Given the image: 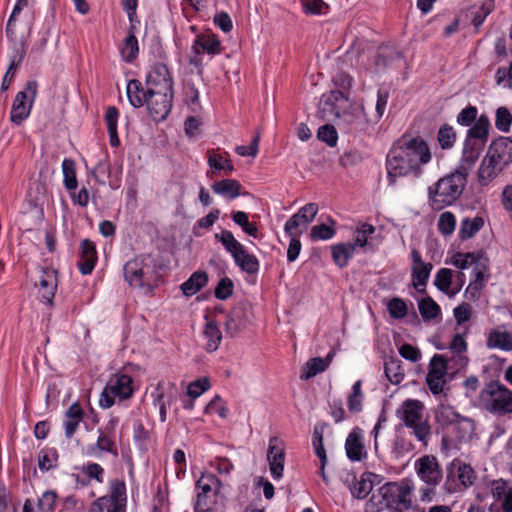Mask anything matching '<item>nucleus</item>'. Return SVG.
<instances>
[{"label": "nucleus", "instance_id": "19", "mask_svg": "<svg viewBox=\"0 0 512 512\" xmlns=\"http://www.w3.org/2000/svg\"><path fill=\"white\" fill-rule=\"evenodd\" d=\"M117 424L116 419H112L109 421L107 426L104 429L99 430V435L96 443L87 445L86 454L89 456L97 457L102 452H108L117 455V446L113 440L112 433Z\"/></svg>", "mask_w": 512, "mask_h": 512}, {"label": "nucleus", "instance_id": "16", "mask_svg": "<svg viewBox=\"0 0 512 512\" xmlns=\"http://www.w3.org/2000/svg\"><path fill=\"white\" fill-rule=\"evenodd\" d=\"M409 158L413 161L416 177L422 173V167L429 163L432 154L428 144L421 138H411L401 142Z\"/></svg>", "mask_w": 512, "mask_h": 512}, {"label": "nucleus", "instance_id": "58", "mask_svg": "<svg viewBox=\"0 0 512 512\" xmlns=\"http://www.w3.org/2000/svg\"><path fill=\"white\" fill-rule=\"evenodd\" d=\"M487 270V259L482 257V260L474 266L473 272L475 280L470 286H473L476 290L481 289L485 285L486 278L488 277Z\"/></svg>", "mask_w": 512, "mask_h": 512}, {"label": "nucleus", "instance_id": "18", "mask_svg": "<svg viewBox=\"0 0 512 512\" xmlns=\"http://www.w3.org/2000/svg\"><path fill=\"white\" fill-rule=\"evenodd\" d=\"M493 503L490 512H512V486L504 479L491 482Z\"/></svg>", "mask_w": 512, "mask_h": 512}, {"label": "nucleus", "instance_id": "62", "mask_svg": "<svg viewBox=\"0 0 512 512\" xmlns=\"http://www.w3.org/2000/svg\"><path fill=\"white\" fill-rule=\"evenodd\" d=\"M387 309L392 318L401 319L407 315V305L400 298H393L387 304Z\"/></svg>", "mask_w": 512, "mask_h": 512}, {"label": "nucleus", "instance_id": "48", "mask_svg": "<svg viewBox=\"0 0 512 512\" xmlns=\"http://www.w3.org/2000/svg\"><path fill=\"white\" fill-rule=\"evenodd\" d=\"M385 374L392 384H399L405 377L404 369L401 361L398 359H390L385 363Z\"/></svg>", "mask_w": 512, "mask_h": 512}, {"label": "nucleus", "instance_id": "49", "mask_svg": "<svg viewBox=\"0 0 512 512\" xmlns=\"http://www.w3.org/2000/svg\"><path fill=\"white\" fill-rule=\"evenodd\" d=\"M437 228L443 236H451L456 228V217L450 211L442 212L437 221Z\"/></svg>", "mask_w": 512, "mask_h": 512}, {"label": "nucleus", "instance_id": "32", "mask_svg": "<svg viewBox=\"0 0 512 512\" xmlns=\"http://www.w3.org/2000/svg\"><path fill=\"white\" fill-rule=\"evenodd\" d=\"M485 225V220L482 216L476 215L475 217H465L460 222L458 237L461 241H466L473 238Z\"/></svg>", "mask_w": 512, "mask_h": 512}, {"label": "nucleus", "instance_id": "17", "mask_svg": "<svg viewBox=\"0 0 512 512\" xmlns=\"http://www.w3.org/2000/svg\"><path fill=\"white\" fill-rule=\"evenodd\" d=\"M173 91H161L147 94V109L155 121L166 119L172 108Z\"/></svg>", "mask_w": 512, "mask_h": 512}, {"label": "nucleus", "instance_id": "51", "mask_svg": "<svg viewBox=\"0 0 512 512\" xmlns=\"http://www.w3.org/2000/svg\"><path fill=\"white\" fill-rule=\"evenodd\" d=\"M62 171L64 176V186L67 190H75L77 188V177L75 162L72 159H64L62 162Z\"/></svg>", "mask_w": 512, "mask_h": 512}, {"label": "nucleus", "instance_id": "56", "mask_svg": "<svg viewBox=\"0 0 512 512\" xmlns=\"http://www.w3.org/2000/svg\"><path fill=\"white\" fill-rule=\"evenodd\" d=\"M437 139L442 149H449L456 141V132L452 126L444 125L439 129Z\"/></svg>", "mask_w": 512, "mask_h": 512}, {"label": "nucleus", "instance_id": "25", "mask_svg": "<svg viewBox=\"0 0 512 512\" xmlns=\"http://www.w3.org/2000/svg\"><path fill=\"white\" fill-rule=\"evenodd\" d=\"M485 146L486 144L475 142V140L471 141L465 139L462 158L457 168L468 175L479 159Z\"/></svg>", "mask_w": 512, "mask_h": 512}, {"label": "nucleus", "instance_id": "20", "mask_svg": "<svg viewBox=\"0 0 512 512\" xmlns=\"http://www.w3.org/2000/svg\"><path fill=\"white\" fill-rule=\"evenodd\" d=\"M146 87L149 93L173 91V82L166 65L157 63L152 66L146 77Z\"/></svg>", "mask_w": 512, "mask_h": 512}, {"label": "nucleus", "instance_id": "21", "mask_svg": "<svg viewBox=\"0 0 512 512\" xmlns=\"http://www.w3.org/2000/svg\"><path fill=\"white\" fill-rule=\"evenodd\" d=\"M192 51L194 52L195 57H193L190 62L192 64L199 65L200 59L198 56L202 51L212 55L219 54L222 51V45L215 34L205 32L196 37L192 45Z\"/></svg>", "mask_w": 512, "mask_h": 512}, {"label": "nucleus", "instance_id": "30", "mask_svg": "<svg viewBox=\"0 0 512 512\" xmlns=\"http://www.w3.org/2000/svg\"><path fill=\"white\" fill-rule=\"evenodd\" d=\"M488 153L504 166L508 165L512 162V140L508 137H499L493 141Z\"/></svg>", "mask_w": 512, "mask_h": 512}, {"label": "nucleus", "instance_id": "53", "mask_svg": "<svg viewBox=\"0 0 512 512\" xmlns=\"http://www.w3.org/2000/svg\"><path fill=\"white\" fill-rule=\"evenodd\" d=\"M375 232V227L368 223H359L354 231L355 247H365L368 244V238Z\"/></svg>", "mask_w": 512, "mask_h": 512}, {"label": "nucleus", "instance_id": "31", "mask_svg": "<svg viewBox=\"0 0 512 512\" xmlns=\"http://www.w3.org/2000/svg\"><path fill=\"white\" fill-rule=\"evenodd\" d=\"M97 261L96 248L93 242L83 240L81 244V257L79 261V270L83 275H88L92 272Z\"/></svg>", "mask_w": 512, "mask_h": 512}, {"label": "nucleus", "instance_id": "8", "mask_svg": "<svg viewBox=\"0 0 512 512\" xmlns=\"http://www.w3.org/2000/svg\"><path fill=\"white\" fill-rule=\"evenodd\" d=\"M413 161L409 158L401 142L395 144L389 151L386 160V168L390 185H394L397 177L413 174L416 170Z\"/></svg>", "mask_w": 512, "mask_h": 512}, {"label": "nucleus", "instance_id": "4", "mask_svg": "<svg viewBox=\"0 0 512 512\" xmlns=\"http://www.w3.org/2000/svg\"><path fill=\"white\" fill-rule=\"evenodd\" d=\"M425 406L416 399H407L397 409L398 418L412 430L414 436L425 445L430 437V425L424 417Z\"/></svg>", "mask_w": 512, "mask_h": 512}, {"label": "nucleus", "instance_id": "10", "mask_svg": "<svg viewBox=\"0 0 512 512\" xmlns=\"http://www.w3.org/2000/svg\"><path fill=\"white\" fill-rule=\"evenodd\" d=\"M350 107V100L341 91H331L323 95L319 102V115L323 120L336 121L343 110Z\"/></svg>", "mask_w": 512, "mask_h": 512}, {"label": "nucleus", "instance_id": "50", "mask_svg": "<svg viewBox=\"0 0 512 512\" xmlns=\"http://www.w3.org/2000/svg\"><path fill=\"white\" fill-rule=\"evenodd\" d=\"M361 108L350 102V107L343 110L336 122L338 125H345L347 127L354 126L358 123L361 118Z\"/></svg>", "mask_w": 512, "mask_h": 512}, {"label": "nucleus", "instance_id": "3", "mask_svg": "<svg viewBox=\"0 0 512 512\" xmlns=\"http://www.w3.org/2000/svg\"><path fill=\"white\" fill-rule=\"evenodd\" d=\"M478 406L497 416L512 414V390L498 381H490L481 389Z\"/></svg>", "mask_w": 512, "mask_h": 512}, {"label": "nucleus", "instance_id": "15", "mask_svg": "<svg viewBox=\"0 0 512 512\" xmlns=\"http://www.w3.org/2000/svg\"><path fill=\"white\" fill-rule=\"evenodd\" d=\"M447 363L442 355H434L429 363L426 384L433 395L443 393L446 384Z\"/></svg>", "mask_w": 512, "mask_h": 512}, {"label": "nucleus", "instance_id": "23", "mask_svg": "<svg viewBox=\"0 0 512 512\" xmlns=\"http://www.w3.org/2000/svg\"><path fill=\"white\" fill-rule=\"evenodd\" d=\"M38 293L42 301L52 304L57 290V272L52 268L41 270L39 280L36 282Z\"/></svg>", "mask_w": 512, "mask_h": 512}, {"label": "nucleus", "instance_id": "29", "mask_svg": "<svg viewBox=\"0 0 512 512\" xmlns=\"http://www.w3.org/2000/svg\"><path fill=\"white\" fill-rule=\"evenodd\" d=\"M203 338L205 340L204 348L208 352L216 351L222 340V333L218 324L209 316H205Z\"/></svg>", "mask_w": 512, "mask_h": 512}, {"label": "nucleus", "instance_id": "34", "mask_svg": "<svg viewBox=\"0 0 512 512\" xmlns=\"http://www.w3.org/2000/svg\"><path fill=\"white\" fill-rule=\"evenodd\" d=\"M453 272L448 268H441L435 275L434 285L449 297L455 296L461 289L462 284L457 288H452Z\"/></svg>", "mask_w": 512, "mask_h": 512}, {"label": "nucleus", "instance_id": "55", "mask_svg": "<svg viewBox=\"0 0 512 512\" xmlns=\"http://www.w3.org/2000/svg\"><path fill=\"white\" fill-rule=\"evenodd\" d=\"M451 350L459 357L460 367H465L468 363L467 357L462 354L467 350V342L463 334H456L450 344Z\"/></svg>", "mask_w": 512, "mask_h": 512}, {"label": "nucleus", "instance_id": "39", "mask_svg": "<svg viewBox=\"0 0 512 512\" xmlns=\"http://www.w3.org/2000/svg\"><path fill=\"white\" fill-rule=\"evenodd\" d=\"M487 347L506 351L512 350V334L499 329L491 331L487 338Z\"/></svg>", "mask_w": 512, "mask_h": 512}, {"label": "nucleus", "instance_id": "14", "mask_svg": "<svg viewBox=\"0 0 512 512\" xmlns=\"http://www.w3.org/2000/svg\"><path fill=\"white\" fill-rule=\"evenodd\" d=\"M318 213V205L308 203L288 219L285 223L284 231L288 236H300L306 231L308 225L314 220Z\"/></svg>", "mask_w": 512, "mask_h": 512}, {"label": "nucleus", "instance_id": "35", "mask_svg": "<svg viewBox=\"0 0 512 512\" xmlns=\"http://www.w3.org/2000/svg\"><path fill=\"white\" fill-rule=\"evenodd\" d=\"M374 478H376L375 474L364 473L359 479H355L353 484L350 486L352 495L357 499H364L367 497L374 487Z\"/></svg>", "mask_w": 512, "mask_h": 512}, {"label": "nucleus", "instance_id": "1", "mask_svg": "<svg viewBox=\"0 0 512 512\" xmlns=\"http://www.w3.org/2000/svg\"><path fill=\"white\" fill-rule=\"evenodd\" d=\"M468 175L456 168L428 187V204L432 210L440 211L456 203L467 184Z\"/></svg>", "mask_w": 512, "mask_h": 512}, {"label": "nucleus", "instance_id": "45", "mask_svg": "<svg viewBox=\"0 0 512 512\" xmlns=\"http://www.w3.org/2000/svg\"><path fill=\"white\" fill-rule=\"evenodd\" d=\"M198 492L218 494L221 489L219 479L212 473H202L201 477L196 483Z\"/></svg>", "mask_w": 512, "mask_h": 512}, {"label": "nucleus", "instance_id": "37", "mask_svg": "<svg viewBox=\"0 0 512 512\" xmlns=\"http://www.w3.org/2000/svg\"><path fill=\"white\" fill-rule=\"evenodd\" d=\"M355 244L340 243L331 247L332 258L335 264L341 268L348 265L349 260L355 253Z\"/></svg>", "mask_w": 512, "mask_h": 512}, {"label": "nucleus", "instance_id": "36", "mask_svg": "<svg viewBox=\"0 0 512 512\" xmlns=\"http://www.w3.org/2000/svg\"><path fill=\"white\" fill-rule=\"evenodd\" d=\"M83 419V410L79 403H73L65 413L64 429L65 435L70 438L77 430Z\"/></svg>", "mask_w": 512, "mask_h": 512}, {"label": "nucleus", "instance_id": "47", "mask_svg": "<svg viewBox=\"0 0 512 512\" xmlns=\"http://www.w3.org/2000/svg\"><path fill=\"white\" fill-rule=\"evenodd\" d=\"M120 52L122 59L126 62H131L137 57L139 52L138 40L132 30L129 31Z\"/></svg>", "mask_w": 512, "mask_h": 512}, {"label": "nucleus", "instance_id": "38", "mask_svg": "<svg viewBox=\"0 0 512 512\" xmlns=\"http://www.w3.org/2000/svg\"><path fill=\"white\" fill-rule=\"evenodd\" d=\"M389 491L395 494L397 501L404 508H410L412 504L411 495L413 486L409 481H401L399 483H389Z\"/></svg>", "mask_w": 512, "mask_h": 512}, {"label": "nucleus", "instance_id": "52", "mask_svg": "<svg viewBox=\"0 0 512 512\" xmlns=\"http://www.w3.org/2000/svg\"><path fill=\"white\" fill-rule=\"evenodd\" d=\"M24 54V50L16 51V54L11 57L10 65L3 77L1 85L2 90H7L9 88L16 74L17 68L20 65L22 59L24 58Z\"/></svg>", "mask_w": 512, "mask_h": 512}, {"label": "nucleus", "instance_id": "44", "mask_svg": "<svg viewBox=\"0 0 512 512\" xmlns=\"http://www.w3.org/2000/svg\"><path fill=\"white\" fill-rule=\"evenodd\" d=\"M364 401V393L362 390V381L357 380L353 386L351 393L347 397V407L351 413H359L362 411Z\"/></svg>", "mask_w": 512, "mask_h": 512}, {"label": "nucleus", "instance_id": "6", "mask_svg": "<svg viewBox=\"0 0 512 512\" xmlns=\"http://www.w3.org/2000/svg\"><path fill=\"white\" fill-rule=\"evenodd\" d=\"M215 238L222 243L225 250L229 252L234 259L235 264L248 274H255L259 270V261L253 255L248 253L244 246L234 237L231 231L224 230L215 235Z\"/></svg>", "mask_w": 512, "mask_h": 512}, {"label": "nucleus", "instance_id": "59", "mask_svg": "<svg viewBox=\"0 0 512 512\" xmlns=\"http://www.w3.org/2000/svg\"><path fill=\"white\" fill-rule=\"evenodd\" d=\"M208 165L215 170H224L227 175L231 174L234 167L228 158L222 155L210 153L208 157Z\"/></svg>", "mask_w": 512, "mask_h": 512}, {"label": "nucleus", "instance_id": "41", "mask_svg": "<svg viewBox=\"0 0 512 512\" xmlns=\"http://www.w3.org/2000/svg\"><path fill=\"white\" fill-rule=\"evenodd\" d=\"M148 88L144 91L140 81L133 79L127 84V96L134 107H141L147 101Z\"/></svg>", "mask_w": 512, "mask_h": 512}, {"label": "nucleus", "instance_id": "11", "mask_svg": "<svg viewBox=\"0 0 512 512\" xmlns=\"http://www.w3.org/2000/svg\"><path fill=\"white\" fill-rule=\"evenodd\" d=\"M414 469L421 481L428 486H438L442 480V469L433 455H423L414 463Z\"/></svg>", "mask_w": 512, "mask_h": 512}, {"label": "nucleus", "instance_id": "64", "mask_svg": "<svg viewBox=\"0 0 512 512\" xmlns=\"http://www.w3.org/2000/svg\"><path fill=\"white\" fill-rule=\"evenodd\" d=\"M57 501V494L54 491H46L38 500L39 512H52Z\"/></svg>", "mask_w": 512, "mask_h": 512}, {"label": "nucleus", "instance_id": "54", "mask_svg": "<svg viewBox=\"0 0 512 512\" xmlns=\"http://www.w3.org/2000/svg\"><path fill=\"white\" fill-rule=\"evenodd\" d=\"M331 226L326 224L315 225L311 228L310 237L314 241L318 240H329L334 237L336 230L334 228L335 221L333 219H329Z\"/></svg>", "mask_w": 512, "mask_h": 512}, {"label": "nucleus", "instance_id": "61", "mask_svg": "<svg viewBox=\"0 0 512 512\" xmlns=\"http://www.w3.org/2000/svg\"><path fill=\"white\" fill-rule=\"evenodd\" d=\"M211 387L210 380L207 377L199 378L191 382L187 387V394L192 399L201 396L205 391Z\"/></svg>", "mask_w": 512, "mask_h": 512}, {"label": "nucleus", "instance_id": "2", "mask_svg": "<svg viewBox=\"0 0 512 512\" xmlns=\"http://www.w3.org/2000/svg\"><path fill=\"white\" fill-rule=\"evenodd\" d=\"M124 277L130 286L145 295L151 294L160 281L157 264L149 255L128 261L124 266Z\"/></svg>", "mask_w": 512, "mask_h": 512}, {"label": "nucleus", "instance_id": "33", "mask_svg": "<svg viewBox=\"0 0 512 512\" xmlns=\"http://www.w3.org/2000/svg\"><path fill=\"white\" fill-rule=\"evenodd\" d=\"M489 129L490 121L488 117L486 115H481L468 130L466 139L486 144L488 141Z\"/></svg>", "mask_w": 512, "mask_h": 512}, {"label": "nucleus", "instance_id": "24", "mask_svg": "<svg viewBox=\"0 0 512 512\" xmlns=\"http://www.w3.org/2000/svg\"><path fill=\"white\" fill-rule=\"evenodd\" d=\"M345 450L347 457L351 461H361L367 455L364 445L363 431L359 427H355L348 434L345 441Z\"/></svg>", "mask_w": 512, "mask_h": 512}, {"label": "nucleus", "instance_id": "60", "mask_svg": "<svg viewBox=\"0 0 512 512\" xmlns=\"http://www.w3.org/2000/svg\"><path fill=\"white\" fill-rule=\"evenodd\" d=\"M512 124V115L506 107H499L496 110L495 126L502 132H508Z\"/></svg>", "mask_w": 512, "mask_h": 512}, {"label": "nucleus", "instance_id": "43", "mask_svg": "<svg viewBox=\"0 0 512 512\" xmlns=\"http://www.w3.org/2000/svg\"><path fill=\"white\" fill-rule=\"evenodd\" d=\"M212 189L216 194L229 198H236L240 194L241 185L235 179H225L215 182L212 185Z\"/></svg>", "mask_w": 512, "mask_h": 512}, {"label": "nucleus", "instance_id": "5", "mask_svg": "<svg viewBox=\"0 0 512 512\" xmlns=\"http://www.w3.org/2000/svg\"><path fill=\"white\" fill-rule=\"evenodd\" d=\"M134 392V382L130 375L117 372L109 378L99 398V406L103 409L112 407L115 399H129Z\"/></svg>", "mask_w": 512, "mask_h": 512}, {"label": "nucleus", "instance_id": "26", "mask_svg": "<svg viewBox=\"0 0 512 512\" xmlns=\"http://www.w3.org/2000/svg\"><path fill=\"white\" fill-rule=\"evenodd\" d=\"M505 166L487 152L478 169V180L482 185L489 184Z\"/></svg>", "mask_w": 512, "mask_h": 512}, {"label": "nucleus", "instance_id": "13", "mask_svg": "<svg viewBox=\"0 0 512 512\" xmlns=\"http://www.w3.org/2000/svg\"><path fill=\"white\" fill-rule=\"evenodd\" d=\"M434 418L442 428L458 425L464 431L463 437L472 430L471 420L461 416L453 406L446 403H440L437 408L434 409Z\"/></svg>", "mask_w": 512, "mask_h": 512}, {"label": "nucleus", "instance_id": "9", "mask_svg": "<svg viewBox=\"0 0 512 512\" xmlns=\"http://www.w3.org/2000/svg\"><path fill=\"white\" fill-rule=\"evenodd\" d=\"M37 88L36 81H29L25 88L16 94L10 112V120L13 123L20 124L29 116L36 98Z\"/></svg>", "mask_w": 512, "mask_h": 512}, {"label": "nucleus", "instance_id": "46", "mask_svg": "<svg viewBox=\"0 0 512 512\" xmlns=\"http://www.w3.org/2000/svg\"><path fill=\"white\" fill-rule=\"evenodd\" d=\"M483 255L478 253H455L450 260V264L464 270L470 266H475L482 260Z\"/></svg>", "mask_w": 512, "mask_h": 512}, {"label": "nucleus", "instance_id": "42", "mask_svg": "<svg viewBox=\"0 0 512 512\" xmlns=\"http://www.w3.org/2000/svg\"><path fill=\"white\" fill-rule=\"evenodd\" d=\"M208 281L205 272H194L188 280L181 285V290L185 296H192L200 291Z\"/></svg>", "mask_w": 512, "mask_h": 512}, {"label": "nucleus", "instance_id": "57", "mask_svg": "<svg viewBox=\"0 0 512 512\" xmlns=\"http://www.w3.org/2000/svg\"><path fill=\"white\" fill-rule=\"evenodd\" d=\"M233 221L242 227L243 231L250 236L256 237L258 229L254 223H251L248 219V215L245 212L237 211L232 213Z\"/></svg>", "mask_w": 512, "mask_h": 512}, {"label": "nucleus", "instance_id": "40", "mask_svg": "<svg viewBox=\"0 0 512 512\" xmlns=\"http://www.w3.org/2000/svg\"><path fill=\"white\" fill-rule=\"evenodd\" d=\"M418 309L424 321L441 320V308L430 296L418 301Z\"/></svg>", "mask_w": 512, "mask_h": 512}, {"label": "nucleus", "instance_id": "12", "mask_svg": "<svg viewBox=\"0 0 512 512\" xmlns=\"http://www.w3.org/2000/svg\"><path fill=\"white\" fill-rule=\"evenodd\" d=\"M411 282L418 293L425 294L433 265L423 260L421 253L413 248L411 250Z\"/></svg>", "mask_w": 512, "mask_h": 512}, {"label": "nucleus", "instance_id": "63", "mask_svg": "<svg viewBox=\"0 0 512 512\" xmlns=\"http://www.w3.org/2000/svg\"><path fill=\"white\" fill-rule=\"evenodd\" d=\"M317 137L320 141L325 142L330 147L337 143V132L332 125H323L318 129Z\"/></svg>", "mask_w": 512, "mask_h": 512}, {"label": "nucleus", "instance_id": "22", "mask_svg": "<svg viewBox=\"0 0 512 512\" xmlns=\"http://www.w3.org/2000/svg\"><path fill=\"white\" fill-rule=\"evenodd\" d=\"M267 461L273 479L279 480L283 476L284 471L285 449L276 437L270 439Z\"/></svg>", "mask_w": 512, "mask_h": 512}, {"label": "nucleus", "instance_id": "27", "mask_svg": "<svg viewBox=\"0 0 512 512\" xmlns=\"http://www.w3.org/2000/svg\"><path fill=\"white\" fill-rule=\"evenodd\" d=\"M449 474L454 475L460 482V485L466 489L472 486L476 481V473L471 465L459 459H454L449 468Z\"/></svg>", "mask_w": 512, "mask_h": 512}, {"label": "nucleus", "instance_id": "28", "mask_svg": "<svg viewBox=\"0 0 512 512\" xmlns=\"http://www.w3.org/2000/svg\"><path fill=\"white\" fill-rule=\"evenodd\" d=\"M335 354V351L331 350L325 358L315 357L309 359L302 367L300 378L302 380H308L316 376L318 373L325 371L333 360Z\"/></svg>", "mask_w": 512, "mask_h": 512}, {"label": "nucleus", "instance_id": "7", "mask_svg": "<svg viewBox=\"0 0 512 512\" xmlns=\"http://www.w3.org/2000/svg\"><path fill=\"white\" fill-rule=\"evenodd\" d=\"M126 502V485L115 479L110 482L108 495L92 502L88 512H125Z\"/></svg>", "mask_w": 512, "mask_h": 512}]
</instances>
